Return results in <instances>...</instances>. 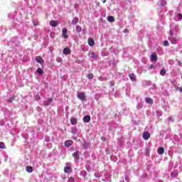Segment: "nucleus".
I'll return each mask as SVG.
<instances>
[{
    "label": "nucleus",
    "mask_w": 182,
    "mask_h": 182,
    "mask_svg": "<svg viewBox=\"0 0 182 182\" xmlns=\"http://www.w3.org/2000/svg\"><path fill=\"white\" fill-rule=\"evenodd\" d=\"M63 53L64 55H70V48H65L63 50Z\"/></svg>",
    "instance_id": "10"
},
{
    "label": "nucleus",
    "mask_w": 182,
    "mask_h": 182,
    "mask_svg": "<svg viewBox=\"0 0 182 182\" xmlns=\"http://www.w3.org/2000/svg\"><path fill=\"white\" fill-rule=\"evenodd\" d=\"M129 78L131 80H132V82H136V75H134V73H131L129 75Z\"/></svg>",
    "instance_id": "18"
},
{
    "label": "nucleus",
    "mask_w": 182,
    "mask_h": 182,
    "mask_svg": "<svg viewBox=\"0 0 182 182\" xmlns=\"http://www.w3.org/2000/svg\"><path fill=\"white\" fill-rule=\"evenodd\" d=\"M143 107V102H139L137 105H136V109H138L139 110H140V109H141Z\"/></svg>",
    "instance_id": "28"
},
{
    "label": "nucleus",
    "mask_w": 182,
    "mask_h": 182,
    "mask_svg": "<svg viewBox=\"0 0 182 182\" xmlns=\"http://www.w3.org/2000/svg\"><path fill=\"white\" fill-rule=\"evenodd\" d=\"M52 103H53V98H48L43 102V106H50Z\"/></svg>",
    "instance_id": "2"
},
{
    "label": "nucleus",
    "mask_w": 182,
    "mask_h": 182,
    "mask_svg": "<svg viewBox=\"0 0 182 182\" xmlns=\"http://www.w3.org/2000/svg\"><path fill=\"white\" fill-rule=\"evenodd\" d=\"M113 157H114V156H111V159H113Z\"/></svg>",
    "instance_id": "52"
},
{
    "label": "nucleus",
    "mask_w": 182,
    "mask_h": 182,
    "mask_svg": "<svg viewBox=\"0 0 182 182\" xmlns=\"http://www.w3.org/2000/svg\"><path fill=\"white\" fill-rule=\"evenodd\" d=\"M108 22H114V17L113 16H109L107 17Z\"/></svg>",
    "instance_id": "23"
},
{
    "label": "nucleus",
    "mask_w": 182,
    "mask_h": 182,
    "mask_svg": "<svg viewBox=\"0 0 182 182\" xmlns=\"http://www.w3.org/2000/svg\"><path fill=\"white\" fill-rule=\"evenodd\" d=\"M169 41H170L171 43H172V45H176V43H177V38H176L174 37L170 38Z\"/></svg>",
    "instance_id": "15"
},
{
    "label": "nucleus",
    "mask_w": 182,
    "mask_h": 182,
    "mask_svg": "<svg viewBox=\"0 0 182 182\" xmlns=\"http://www.w3.org/2000/svg\"><path fill=\"white\" fill-rule=\"evenodd\" d=\"M61 61H62V58H58L57 59V62H61Z\"/></svg>",
    "instance_id": "46"
},
{
    "label": "nucleus",
    "mask_w": 182,
    "mask_h": 182,
    "mask_svg": "<svg viewBox=\"0 0 182 182\" xmlns=\"http://www.w3.org/2000/svg\"><path fill=\"white\" fill-rule=\"evenodd\" d=\"M76 32H77L78 33H80V32H82V26H77L76 27Z\"/></svg>",
    "instance_id": "29"
},
{
    "label": "nucleus",
    "mask_w": 182,
    "mask_h": 182,
    "mask_svg": "<svg viewBox=\"0 0 182 182\" xmlns=\"http://www.w3.org/2000/svg\"><path fill=\"white\" fill-rule=\"evenodd\" d=\"M126 181H129L127 180V178H126Z\"/></svg>",
    "instance_id": "54"
},
{
    "label": "nucleus",
    "mask_w": 182,
    "mask_h": 182,
    "mask_svg": "<svg viewBox=\"0 0 182 182\" xmlns=\"http://www.w3.org/2000/svg\"><path fill=\"white\" fill-rule=\"evenodd\" d=\"M80 153L79 151H76L75 153L73 154V157L75 159V161H79V159H80Z\"/></svg>",
    "instance_id": "6"
},
{
    "label": "nucleus",
    "mask_w": 182,
    "mask_h": 182,
    "mask_svg": "<svg viewBox=\"0 0 182 182\" xmlns=\"http://www.w3.org/2000/svg\"><path fill=\"white\" fill-rule=\"evenodd\" d=\"M87 42L89 46H95V40L93 38H88Z\"/></svg>",
    "instance_id": "14"
},
{
    "label": "nucleus",
    "mask_w": 182,
    "mask_h": 182,
    "mask_svg": "<svg viewBox=\"0 0 182 182\" xmlns=\"http://www.w3.org/2000/svg\"><path fill=\"white\" fill-rule=\"evenodd\" d=\"M90 122V116L86 115L83 117V122L84 123H89Z\"/></svg>",
    "instance_id": "13"
},
{
    "label": "nucleus",
    "mask_w": 182,
    "mask_h": 182,
    "mask_svg": "<svg viewBox=\"0 0 182 182\" xmlns=\"http://www.w3.org/2000/svg\"><path fill=\"white\" fill-rule=\"evenodd\" d=\"M146 103H148L149 105H153V99L150 97L145 98Z\"/></svg>",
    "instance_id": "19"
},
{
    "label": "nucleus",
    "mask_w": 182,
    "mask_h": 182,
    "mask_svg": "<svg viewBox=\"0 0 182 182\" xmlns=\"http://www.w3.org/2000/svg\"><path fill=\"white\" fill-rule=\"evenodd\" d=\"M151 60H152V62H157V54L151 53Z\"/></svg>",
    "instance_id": "11"
},
{
    "label": "nucleus",
    "mask_w": 182,
    "mask_h": 182,
    "mask_svg": "<svg viewBox=\"0 0 182 182\" xmlns=\"http://www.w3.org/2000/svg\"><path fill=\"white\" fill-rule=\"evenodd\" d=\"M70 122H71V124L76 125V123H77V119H76V118H71Z\"/></svg>",
    "instance_id": "25"
},
{
    "label": "nucleus",
    "mask_w": 182,
    "mask_h": 182,
    "mask_svg": "<svg viewBox=\"0 0 182 182\" xmlns=\"http://www.w3.org/2000/svg\"><path fill=\"white\" fill-rule=\"evenodd\" d=\"M50 26H53V28H55V26H58L59 25V23L58 21H50Z\"/></svg>",
    "instance_id": "12"
},
{
    "label": "nucleus",
    "mask_w": 182,
    "mask_h": 182,
    "mask_svg": "<svg viewBox=\"0 0 182 182\" xmlns=\"http://www.w3.org/2000/svg\"><path fill=\"white\" fill-rule=\"evenodd\" d=\"M157 4H158L159 6H160L161 8H163V7L166 6V5H167V1L159 0Z\"/></svg>",
    "instance_id": "3"
},
{
    "label": "nucleus",
    "mask_w": 182,
    "mask_h": 182,
    "mask_svg": "<svg viewBox=\"0 0 182 182\" xmlns=\"http://www.w3.org/2000/svg\"><path fill=\"white\" fill-rule=\"evenodd\" d=\"M26 170L27 173H32V171H33V168H32V166H26Z\"/></svg>",
    "instance_id": "26"
},
{
    "label": "nucleus",
    "mask_w": 182,
    "mask_h": 182,
    "mask_svg": "<svg viewBox=\"0 0 182 182\" xmlns=\"http://www.w3.org/2000/svg\"><path fill=\"white\" fill-rule=\"evenodd\" d=\"M68 182H75V178H73V177H70L68 178Z\"/></svg>",
    "instance_id": "38"
},
{
    "label": "nucleus",
    "mask_w": 182,
    "mask_h": 182,
    "mask_svg": "<svg viewBox=\"0 0 182 182\" xmlns=\"http://www.w3.org/2000/svg\"><path fill=\"white\" fill-rule=\"evenodd\" d=\"M64 144H65V147H70V146H72V144H73V141L67 140L65 141Z\"/></svg>",
    "instance_id": "9"
},
{
    "label": "nucleus",
    "mask_w": 182,
    "mask_h": 182,
    "mask_svg": "<svg viewBox=\"0 0 182 182\" xmlns=\"http://www.w3.org/2000/svg\"><path fill=\"white\" fill-rule=\"evenodd\" d=\"M142 137L144 140H149L150 139V132H145L142 134Z\"/></svg>",
    "instance_id": "5"
},
{
    "label": "nucleus",
    "mask_w": 182,
    "mask_h": 182,
    "mask_svg": "<svg viewBox=\"0 0 182 182\" xmlns=\"http://www.w3.org/2000/svg\"><path fill=\"white\" fill-rule=\"evenodd\" d=\"M169 35H170L171 36H173V35H174V33L173 32L172 30H170Z\"/></svg>",
    "instance_id": "42"
},
{
    "label": "nucleus",
    "mask_w": 182,
    "mask_h": 182,
    "mask_svg": "<svg viewBox=\"0 0 182 182\" xmlns=\"http://www.w3.org/2000/svg\"><path fill=\"white\" fill-rule=\"evenodd\" d=\"M9 114H5L6 117H11L12 116V112L8 111Z\"/></svg>",
    "instance_id": "36"
},
{
    "label": "nucleus",
    "mask_w": 182,
    "mask_h": 182,
    "mask_svg": "<svg viewBox=\"0 0 182 182\" xmlns=\"http://www.w3.org/2000/svg\"><path fill=\"white\" fill-rule=\"evenodd\" d=\"M77 97L82 102H85V100H86V95H85V92H77Z\"/></svg>",
    "instance_id": "1"
},
{
    "label": "nucleus",
    "mask_w": 182,
    "mask_h": 182,
    "mask_svg": "<svg viewBox=\"0 0 182 182\" xmlns=\"http://www.w3.org/2000/svg\"><path fill=\"white\" fill-rule=\"evenodd\" d=\"M168 120H169V122H173V118L172 117H168Z\"/></svg>",
    "instance_id": "47"
},
{
    "label": "nucleus",
    "mask_w": 182,
    "mask_h": 182,
    "mask_svg": "<svg viewBox=\"0 0 182 182\" xmlns=\"http://www.w3.org/2000/svg\"><path fill=\"white\" fill-rule=\"evenodd\" d=\"M166 73H167V71L166 70V69L161 70V71H160L161 76H165Z\"/></svg>",
    "instance_id": "27"
},
{
    "label": "nucleus",
    "mask_w": 182,
    "mask_h": 182,
    "mask_svg": "<svg viewBox=\"0 0 182 182\" xmlns=\"http://www.w3.org/2000/svg\"><path fill=\"white\" fill-rule=\"evenodd\" d=\"M170 43H168V41H164V46H168Z\"/></svg>",
    "instance_id": "37"
},
{
    "label": "nucleus",
    "mask_w": 182,
    "mask_h": 182,
    "mask_svg": "<svg viewBox=\"0 0 182 182\" xmlns=\"http://www.w3.org/2000/svg\"><path fill=\"white\" fill-rule=\"evenodd\" d=\"M178 90H179V92H181V93H182V87H179Z\"/></svg>",
    "instance_id": "49"
},
{
    "label": "nucleus",
    "mask_w": 182,
    "mask_h": 182,
    "mask_svg": "<svg viewBox=\"0 0 182 182\" xmlns=\"http://www.w3.org/2000/svg\"><path fill=\"white\" fill-rule=\"evenodd\" d=\"M80 176H81V177H86L87 176V172H86L85 170H82L80 172Z\"/></svg>",
    "instance_id": "21"
},
{
    "label": "nucleus",
    "mask_w": 182,
    "mask_h": 182,
    "mask_svg": "<svg viewBox=\"0 0 182 182\" xmlns=\"http://www.w3.org/2000/svg\"><path fill=\"white\" fill-rule=\"evenodd\" d=\"M50 38H55V33H51Z\"/></svg>",
    "instance_id": "44"
},
{
    "label": "nucleus",
    "mask_w": 182,
    "mask_h": 182,
    "mask_svg": "<svg viewBox=\"0 0 182 182\" xmlns=\"http://www.w3.org/2000/svg\"><path fill=\"white\" fill-rule=\"evenodd\" d=\"M176 18H178L177 21H181V19H182V14H178L176 15Z\"/></svg>",
    "instance_id": "33"
},
{
    "label": "nucleus",
    "mask_w": 182,
    "mask_h": 182,
    "mask_svg": "<svg viewBox=\"0 0 182 182\" xmlns=\"http://www.w3.org/2000/svg\"><path fill=\"white\" fill-rule=\"evenodd\" d=\"M36 62L40 63V65H43V63H45L43 58H42V57H41V56L36 57Z\"/></svg>",
    "instance_id": "8"
},
{
    "label": "nucleus",
    "mask_w": 182,
    "mask_h": 182,
    "mask_svg": "<svg viewBox=\"0 0 182 182\" xmlns=\"http://www.w3.org/2000/svg\"><path fill=\"white\" fill-rule=\"evenodd\" d=\"M98 80H100V82H103V80H105V78L103 77H99Z\"/></svg>",
    "instance_id": "41"
},
{
    "label": "nucleus",
    "mask_w": 182,
    "mask_h": 182,
    "mask_svg": "<svg viewBox=\"0 0 182 182\" xmlns=\"http://www.w3.org/2000/svg\"><path fill=\"white\" fill-rule=\"evenodd\" d=\"M72 25H77V23H79V18L75 17L73 19L71 22Z\"/></svg>",
    "instance_id": "16"
},
{
    "label": "nucleus",
    "mask_w": 182,
    "mask_h": 182,
    "mask_svg": "<svg viewBox=\"0 0 182 182\" xmlns=\"http://www.w3.org/2000/svg\"><path fill=\"white\" fill-rule=\"evenodd\" d=\"M62 36L65 39H68V38H69V36H68V29H66V28H63V30H62Z\"/></svg>",
    "instance_id": "4"
},
{
    "label": "nucleus",
    "mask_w": 182,
    "mask_h": 182,
    "mask_svg": "<svg viewBox=\"0 0 182 182\" xmlns=\"http://www.w3.org/2000/svg\"><path fill=\"white\" fill-rule=\"evenodd\" d=\"M106 2V1H103V4H105Z\"/></svg>",
    "instance_id": "53"
},
{
    "label": "nucleus",
    "mask_w": 182,
    "mask_h": 182,
    "mask_svg": "<svg viewBox=\"0 0 182 182\" xmlns=\"http://www.w3.org/2000/svg\"><path fill=\"white\" fill-rule=\"evenodd\" d=\"M156 113L158 117L163 116V112H161V110L156 111Z\"/></svg>",
    "instance_id": "32"
},
{
    "label": "nucleus",
    "mask_w": 182,
    "mask_h": 182,
    "mask_svg": "<svg viewBox=\"0 0 182 182\" xmlns=\"http://www.w3.org/2000/svg\"><path fill=\"white\" fill-rule=\"evenodd\" d=\"M0 149H6V146H5V143L0 142Z\"/></svg>",
    "instance_id": "30"
},
{
    "label": "nucleus",
    "mask_w": 182,
    "mask_h": 182,
    "mask_svg": "<svg viewBox=\"0 0 182 182\" xmlns=\"http://www.w3.org/2000/svg\"><path fill=\"white\" fill-rule=\"evenodd\" d=\"M64 171H65V173H71L72 172V168L70 166H65L64 168Z\"/></svg>",
    "instance_id": "17"
},
{
    "label": "nucleus",
    "mask_w": 182,
    "mask_h": 182,
    "mask_svg": "<svg viewBox=\"0 0 182 182\" xmlns=\"http://www.w3.org/2000/svg\"><path fill=\"white\" fill-rule=\"evenodd\" d=\"M174 29H175V32H176V33L178 32V31H179V29H178V26H177V25L175 26H174Z\"/></svg>",
    "instance_id": "40"
},
{
    "label": "nucleus",
    "mask_w": 182,
    "mask_h": 182,
    "mask_svg": "<svg viewBox=\"0 0 182 182\" xmlns=\"http://www.w3.org/2000/svg\"><path fill=\"white\" fill-rule=\"evenodd\" d=\"M91 58L92 60H97L99 59V54L97 53H91Z\"/></svg>",
    "instance_id": "7"
},
{
    "label": "nucleus",
    "mask_w": 182,
    "mask_h": 182,
    "mask_svg": "<svg viewBox=\"0 0 182 182\" xmlns=\"http://www.w3.org/2000/svg\"><path fill=\"white\" fill-rule=\"evenodd\" d=\"M110 85L111 86H114V85H113V83H112V82L110 83Z\"/></svg>",
    "instance_id": "51"
},
{
    "label": "nucleus",
    "mask_w": 182,
    "mask_h": 182,
    "mask_svg": "<svg viewBox=\"0 0 182 182\" xmlns=\"http://www.w3.org/2000/svg\"><path fill=\"white\" fill-rule=\"evenodd\" d=\"M35 73H38V75H43V70H42L41 68H38Z\"/></svg>",
    "instance_id": "24"
},
{
    "label": "nucleus",
    "mask_w": 182,
    "mask_h": 182,
    "mask_svg": "<svg viewBox=\"0 0 182 182\" xmlns=\"http://www.w3.org/2000/svg\"><path fill=\"white\" fill-rule=\"evenodd\" d=\"M149 69H153V68H154V65L153 64L150 65H149Z\"/></svg>",
    "instance_id": "45"
},
{
    "label": "nucleus",
    "mask_w": 182,
    "mask_h": 182,
    "mask_svg": "<svg viewBox=\"0 0 182 182\" xmlns=\"http://www.w3.org/2000/svg\"><path fill=\"white\" fill-rule=\"evenodd\" d=\"M36 100H39V99H41V97H40V96H37V97H36Z\"/></svg>",
    "instance_id": "48"
},
{
    "label": "nucleus",
    "mask_w": 182,
    "mask_h": 182,
    "mask_svg": "<svg viewBox=\"0 0 182 182\" xmlns=\"http://www.w3.org/2000/svg\"><path fill=\"white\" fill-rule=\"evenodd\" d=\"M157 151H158V154H164V148L159 147Z\"/></svg>",
    "instance_id": "20"
},
{
    "label": "nucleus",
    "mask_w": 182,
    "mask_h": 182,
    "mask_svg": "<svg viewBox=\"0 0 182 182\" xmlns=\"http://www.w3.org/2000/svg\"><path fill=\"white\" fill-rule=\"evenodd\" d=\"M93 77H94L93 73H90L87 75V79H90V80L93 79Z\"/></svg>",
    "instance_id": "34"
},
{
    "label": "nucleus",
    "mask_w": 182,
    "mask_h": 182,
    "mask_svg": "<svg viewBox=\"0 0 182 182\" xmlns=\"http://www.w3.org/2000/svg\"><path fill=\"white\" fill-rule=\"evenodd\" d=\"M14 100H15V97L12 96V97H11L8 100V102H9V103H12V102H14Z\"/></svg>",
    "instance_id": "31"
},
{
    "label": "nucleus",
    "mask_w": 182,
    "mask_h": 182,
    "mask_svg": "<svg viewBox=\"0 0 182 182\" xmlns=\"http://www.w3.org/2000/svg\"><path fill=\"white\" fill-rule=\"evenodd\" d=\"M85 168H86L87 171H90V166H85Z\"/></svg>",
    "instance_id": "43"
},
{
    "label": "nucleus",
    "mask_w": 182,
    "mask_h": 182,
    "mask_svg": "<svg viewBox=\"0 0 182 182\" xmlns=\"http://www.w3.org/2000/svg\"><path fill=\"white\" fill-rule=\"evenodd\" d=\"M33 23L34 26H38V25H39V22L36 21H33Z\"/></svg>",
    "instance_id": "39"
},
{
    "label": "nucleus",
    "mask_w": 182,
    "mask_h": 182,
    "mask_svg": "<svg viewBox=\"0 0 182 182\" xmlns=\"http://www.w3.org/2000/svg\"><path fill=\"white\" fill-rule=\"evenodd\" d=\"M178 175V173L176 171L171 173V178H176V177H177Z\"/></svg>",
    "instance_id": "22"
},
{
    "label": "nucleus",
    "mask_w": 182,
    "mask_h": 182,
    "mask_svg": "<svg viewBox=\"0 0 182 182\" xmlns=\"http://www.w3.org/2000/svg\"><path fill=\"white\" fill-rule=\"evenodd\" d=\"M72 133H73V134H76V131L73 130V131H72Z\"/></svg>",
    "instance_id": "50"
},
{
    "label": "nucleus",
    "mask_w": 182,
    "mask_h": 182,
    "mask_svg": "<svg viewBox=\"0 0 182 182\" xmlns=\"http://www.w3.org/2000/svg\"><path fill=\"white\" fill-rule=\"evenodd\" d=\"M95 99L99 100V99H100V94H95Z\"/></svg>",
    "instance_id": "35"
}]
</instances>
